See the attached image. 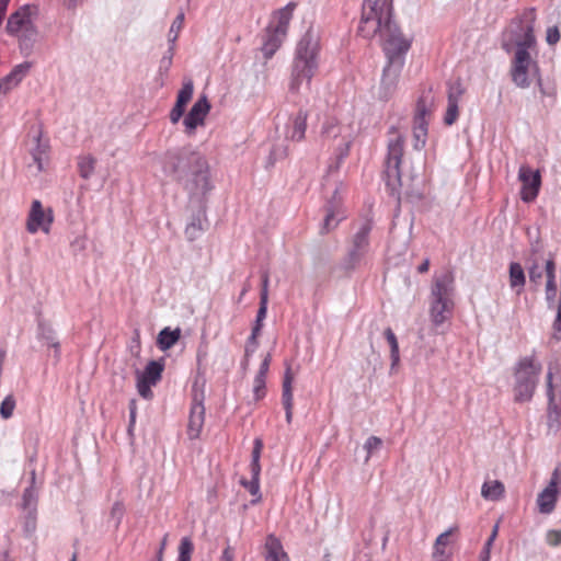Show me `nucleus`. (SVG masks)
<instances>
[{
    "label": "nucleus",
    "mask_w": 561,
    "mask_h": 561,
    "mask_svg": "<svg viewBox=\"0 0 561 561\" xmlns=\"http://www.w3.org/2000/svg\"><path fill=\"white\" fill-rule=\"evenodd\" d=\"M267 304L268 302H266V297H265V295H263V297L260 300V307H259L255 323H254L257 327H263V321L266 318V313H267Z\"/></svg>",
    "instance_id": "8fccbe9b"
},
{
    "label": "nucleus",
    "mask_w": 561,
    "mask_h": 561,
    "mask_svg": "<svg viewBox=\"0 0 561 561\" xmlns=\"http://www.w3.org/2000/svg\"><path fill=\"white\" fill-rule=\"evenodd\" d=\"M263 327L253 325L252 333L250 337L248 339L247 346H245V355L249 356L251 353H253L257 347V337L261 334V330Z\"/></svg>",
    "instance_id": "49530a36"
},
{
    "label": "nucleus",
    "mask_w": 561,
    "mask_h": 561,
    "mask_svg": "<svg viewBox=\"0 0 561 561\" xmlns=\"http://www.w3.org/2000/svg\"><path fill=\"white\" fill-rule=\"evenodd\" d=\"M83 2V0H64V4L68 8V9H75L77 8L79 4H81Z\"/></svg>",
    "instance_id": "774afa93"
},
{
    "label": "nucleus",
    "mask_w": 561,
    "mask_h": 561,
    "mask_svg": "<svg viewBox=\"0 0 561 561\" xmlns=\"http://www.w3.org/2000/svg\"><path fill=\"white\" fill-rule=\"evenodd\" d=\"M161 163L163 173L182 185L191 202H205L214 190L210 165L202 152L191 148L168 150Z\"/></svg>",
    "instance_id": "f257e3e1"
},
{
    "label": "nucleus",
    "mask_w": 561,
    "mask_h": 561,
    "mask_svg": "<svg viewBox=\"0 0 561 561\" xmlns=\"http://www.w3.org/2000/svg\"><path fill=\"white\" fill-rule=\"evenodd\" d=\"M295 381V374L290 365L286 366L283 385H282V404L284 408H294L293 385Z\"/></svg>",
    "instance_id": "2f4dec72"
},
{
    "label": "nucleus",
    "mask_w": 561,
    "mask_h": 561,
    "mask_svg": "<svg viewBox=\"0 0 561 561\" xmlns=\"http://www.w3.org/2000/svg\"><path fill=\"white\" fill-rule=\"evenodd\" d=\"M185 14L183 11L179 12L175 19L173 20L170 30L168 32V42L170 46L175 47V43L179 38L181 31L184 27Z\"/></svg>",
    "instance_id": "a19ab883"
},
{
    "label": "nucleus",
    "mask_w": 561,
    "mask_h": 561,
    "mask_svg": "<svg viewBox=\"0 0 561 561\" xmlns=\"http://www.w3.org/2000/svg\"><path fill=\"white\" fill-rule=\"evenodd\" d=\"M297 4L295 2L287 3L284 8L276 10L267 28L275 31L276 33L287 36L289 23L293 19L294 11Z\"/></svg>",
    "instance_id": "b1692460"
},
{
    "label": "nucleus",
    "mask_w": 561,
    "mask_h": 561,
    "mask_svg": "<svg viewBox=\"0 0 561 561\" xmlns=\"http://www.w3.org/2000/svg\"><path fill=\"white\" fill-rule=\"evenodd\" d=\"M321 135L324 139L333 140L340 158L348 154L354 139V126L351 123H342L335 117H328L323 123Z\"/></svg>",
    "instance_id": "9d476101"
},
{
    "label": "nucleus",
    "mask_w": 561,
    "mask_h": 561,
    "mask_svg": "<svg viewBox=\"0 0 561 561\" xmlns=\"http://www.w3.org/2000/svg\"><path fill=\"white\" fill-rule=\"evenodd\" d=\"M210 111V103L205 95L201 96L183 119L184 133L192 137L198 127L205 126L206 117Z\"/></svg>",
    "instance_id": "f3484780"
},
{
    "label": "nucleus",
    "mask_w": 561,
    "mask_h": 561,
    "mask_svg": "<svg viewBox=\"0 0 561 561\" xmlns=\"http://www.w3.org/2000/svg\"><path fill=\"white\" fill-rule=\"evenodd\" d=\"M504 484L499 480L486 481L481 488V495L488 501H499L504 496Z\"/></svg>",
    "instance_id": "72a5a7b5"
},
{
    "label": "nucleus",
    "mask_w": 561,
    "mask_h": 561,
    "mask_svg": "<svg viewBox=\"0 0 561 561\" xmlns=\"http://www.w3.org/2000/svg\"><path fill=\"white\" fill-rule=\"evenodd\" d=\"M167 540H168V535H164V537H163V539L161 541L159 551H158V561H162L163 551H164L165 546H167Z\"/></svg>",
    "instance_id": "69168bd1"
},
{
    "label": "nucleus",
    "mask_w": 561,
    "mask_h": 561,
    "mask_svg": "<svg viewBox=\"0 0 561 561\" xmlns=\"http://www.w3.org/2000/svg\"><path fill=\"white\" fill-rule=\"evenodd\" d=\"M383 335L390 346L391 369H394L400 362L399 343L394 332L390 328L385 330Z\"/></svg>",
    "instance_id": "58836bf2"
},
{
    "label": "nucleus",
    "mask_w": 561,
    "mask_h": 561,
    "mask_svg": "<svg viewBox=\"0 0 561 561\" xmlns=\"http://www.w3.org/2000/svg\"><path fill=\"white\" fill-rule=\"evenodd\" d=\"M382 445V440L377 436H370L366 439L364 448L367 451L365 462H368L374 451L378 450Z\"/></svg>",
    "instance_id": "de8ad7c7"
},
{
    "label": "nucleus",
    "mask_w": 561,
    "mask_h": 561,
    "mask_svg": "<svg viewBox=\"0 0 561 561\" xmlns=\"http://www.w3.org/2000/svg\"><path fill=\"white\" fill-rule=\"evenodd\" d=\"M392 20V0H365L358 24V34L367 39L389 32Z\"/></svg>",
    "instance_id": "423d86ee"
},
{
    "label": "nucleus",
    "mask_w": 561,
    "mask_h": 561,
    "mask_svg": "<svg viewBox=\"0 0 561 561\" xmlns=\"http://www.w3.org/2000/svg\"><path fill=\"white\" fill-rule=\"evenodd\" d=\"M193 93L194 85L192 80L184 81L181 90L178 93L176 102L169 115L172 124H176L180 122L185 112L186 105L192 100Z\"/></svg>",
    "instance_id": "a878e982"
},
{
    "label": "nucleus",
    "mask_w": 561,
    "mask_h": 561,
    "mask_svg": "<svg viewBox=\"0 0 561 561\" xmlns=\"http://www.w3.org/2000/svg\"><path fill=\"white\" fill-rule=\"evenodd\" d=\"M15 409V399L12 394L7 396L0 405V415L2 419L8 420L13 415Z\"/></svg>",
    "instance_id": "c03bdc74"
},
{
    "label": "nucleus",
    "mask_w": 561,
    "mask_h": 561,
    "mask_svg": "<svg viewBox=\"0 0 561 561\" xmlns=\"http://www.w3.org/2000/svg\"><path fill=\"white\" fill-rule=\"evenodd\" d=\"M342 190L341 187H336L332 199L327 205V214L322 226V232H329L334 229L343 218L344 213L342 210Z\"/></svg>",
    "instance_id": "5701e85b"
},
{
    "label": "nucleus",
    "mask_w": 561,
    "mask_h": 561,
    "mask_svg": "<svg viewBox=\"0 0 561 561\" xmlns=\"http://www.w3.org/2000/svg\"><path fill=\"white\" fill-rule=\"evenodd\" d=\"M38 8L32 4L20 7L13 12L5 26L7 33L16 37L19 48L25 56H30L38 37Z\"/></svg>",
    "instance_id": "39448f33"
},
{
    "label": "nucleus",
    "mask_w": 561,
    "mask_h": 561,
    "mask_svg": "<svg viewBox=\"0 0 561 561\" xmlns=\"http://www.w3.org/2000/svg\"><path fill=\"white\" fill-rule=\"evenodd\" d=\"M233 552L230 547H227L222 552V561H232Z\"/></svg>",
    "instance_id": "338daca9"
},
{
    "label": "nucleus",
    "mask_w": 561,
    "mask_h": 561,
    "mask_svg": "<svg viewBox=\"0 0 561 561\" xmlns=\"http://www.w3.org/2000/svg\"><path fill=\"white\" fill-rule=\"evenodd\" d=\"M266 548V561H282L286 559L287 556L283 551V547L277 538L274 536H268L265 543Z\"/></svg>",
    "instance_id": "4c0bfd02"
},
{
    "label": "nucleus",
    "mask_w": 561,
    "mask_h": 561,
    "mask_svg": "<svg viewBox=\"0 0 561 561\" xmlns=\"http://www.w3.org/2000/svg\"><path fill=\"white\" fill-rule=\"evenodd\" d=\"M136 415H137V404L135 400H131L129 402V426L128 431L131 432L133 427L136 423Z\"/></svg>",
    "instance_id": "6e6d98bb"
},
{
    "label": "nucleus",
    "mask_w": 561,
    "mask_h": 561,
    "mask_svg": "<svg viewBox=\"0 0 561 561\" xmlns=\"http://www.w3.org/2000/svg\"><path fill=\"white\" fill-rule=\"evenodd\" d=\"M537 20L534 8L524 9L511 20L502 33L501 46L507 54L537 50L535 24Z\"/></svg>",
    "instance_id": "7ed1b4c3"
},
{
    "label": "nucleus",
    "mask_w": 561,
    "mask_h": 561,
    "mask_svg": "<svg viewBox=\"0 0 561 561\" xmlns=\"http://www.w3.org/2000/svg\"><path fill=\"white\" fill-rule=\"evenodd\" d=\"M435 108L436 99L434 93L431 90L423 91L416 101L413 116L412 135L415 150H422L426 145L428 124Z\"/></svg>",
    "instance_id": "1a4fd4ad"
},
{
    "label": "nucleus",
    "mask_w": 561,
    "mask_h": 561,
    "mask_svg": "<svg viewBox=\"0 0 561 561\" xmlns=\"http://www.w3.org/2000/svg\"><path fill=\"white\" fill-rule=\"evenodd\" d=\"M26 147L28 153L33 158L37 171H44L45 164L49 158L50 145L48 137L44 136L43 129L39 125L31 127L26 139Z\"/></svg>",
    "instance_id": "ddd939ff"
},
{
    "label": "nucleus",
    "mask_w": 561,
    "mask_h": 561,
    "mask_svg": "<svg viewBox=\"0 0 561 561\" xmlns=\"http://www.w3.org/2000/svg\"><path fill=\"white\" fill-rule=\"evenodd\" d=\"M32 62L24 61L16 65L9 75L0 79V95H5L15 89L22 80L28 75Z\"/></svg>",
    "instance_id": "393cba45"
},
{
    "label": "nucleus",
    "mask_w": 561,
    "mask_h": 561,
    "mask_svg": "<svg viewBox=\"0 0 561 561\" xmlns=\"http://www.w3.org/2000/svg\"><path fill=\"white\" fill-rule=\"evenodd\" d=\"M263 295H265L266 302H268V275L266 273L262 276V289L260 299L263 297Z\"/></svg>",
    "instance_id": "13d9d810"
},
{
    "label": "nucleus",
    "mask_w": 561,
    "mask_h": 561,
    "mask_svg": "<svg viewBox=\"0 0 561 561\" xmlns=\"http://www.w3.org/2000/svg\"><path fill=\"white\" fill-rule=\"evenodd\" d=\"M526 277L519 263L513 262L510 265V286L519 295L525 286Z\"/></svg>",
    "instance_id": "e433bc0d"
},
{
    "label": "nucleus",
    "mask_w": 561,
    "mask_h": 561,
    "mask_svg": "<svg viewBox=\"0 0 561 561\" xmlns=\"http://www.w3.org/2000/svg\"><path fill=\"white\" fill-rule=\"evenodd\" d=\"M383 335L390 346L391 369H394L400 362L399 343L394 332L390 328L385 330Z\"/></svg>",
    "instance_id": "ea45409f"
},
{
    "label": "nucleus",
    "mask_w": 561,
    "mask_h": 561,
    "mask_svg": "<svg viewBox=\"0 0 561 561\" xmlns=\"http://www.w3.org/2000/svg\"><path fill=\"white\" fill-rule=\"evenodd\" d=\"M456 282L453 268L445 267L435 272L428 296V314L434 327L448 322L454 314Z\"/></svg>",
    "instance_id": "f03ea898"
},
{
    "label": "nucleus",
    "mask_w": 561,
    "mask_h": 561,
    "mask_svg": "<svg viewBox=\"0 0 561 561\" xmlns=\"http://www.w3.org/2000/svg\"><path fill=\"white\" fill-rule=\"evenodd\" d=\"M204 230L202 221L198 219L196 221L191 222L187 225L185 229V234L188 240L193 241L198 238L201 232Z\"/></svg>",
    "instance_id": "09e8293b"
},
{
    "label": "nucleus",
    "mask_w": 561,
    "mask_h": 561,
    "mask_svg": "<svg viewBox=\"0 0 561 561\" xmlns=\"http://www.w3.org/2000/svg\"><path fill=\"white\" fill-rule=\"evenodd\" d=\"M163 368L164 366L162 363L151 360L142 371H136V387L140 397L146 400L152 398L151 388L160 381Z\"/></svg>",
    "instance_id": "2eb2a0df"
},
{
    "label": "nucleus",
    "mask_w": 561,
    "mask_h": 561,
    "mask_svg": "<svg viewBox=\"0 0 561 561\" xmlns=\"http://www.w3.org/2000/svg\"><path fill=\"white\" fill-rule=\"evenodd\" d=\"M547 543L552 547H558L561 545V531L560 530H549L546 535Z\"/></svg>",
    "instance_id": "864d4df0"
},
{
    "label": "nucleus",
    "mask_w": 561,
    "mask_h": 561,
    "mask_svg": "<svg viewBox=\"0 0 561 561\" xmlns=\"http://www.w3.org/2000/svg\"><path fill=\"white\" fill-rule=\"evenodd\" d=\"M541 371L542 365L535 354L523 356L515 363L513 393L516 402L524 403L533 399Z\"/></svg>",
    "instance_id": "0eeeda50"
},
{
    "label": "nucleus",
    "mask_w": 561,
    "mask_h": 561,
    "mask_svg": "<svg viewBox=\"0 0 561 561\" xmlns=\"http://www.w3.org/2000/svg\"><path fill=\"white\" fill-rule=\"evenodd\" d=\"M307 129V114L302 111L290 118L286 127V138L293 141H301Z\"/></svg>",
    "instance_id": "c85d7f7f"
},
{
    "label": "nucleus",
    "mask_w": 561,
    "mask_h": 561,
    "mask_svg": "<svg viewBox=\"0 0 561 561\" xmlns=\"http://www.w3.org/2000/svg\"><path fill=\"white\" fill-rule=\"evenodd\" d=\"M181 337V329L171 330L169 327L162 329L157 339V345L161 351H168L174 346Z\"/></svg>",
    "instance_id": "473e14b6"
},
{
    "label": "nucleus",
    "mask_w": 561,
    "mask_h": 561,
    "mask_svg": "<svg viewBox=\"0 0 561 561\" xmlns=\"http://www.w3.org/2000/svg\"><path fill=\"white\" fill-rule=\"evenodd\" d=\"M38 501V491L35 488V478H32V483L28 488L23 491L22 495V507L28 514H34L36 512Z\"/></svg>",
    "instance_id": "f704fd0d"
},
{
    "label": "nucleus",
    "mask_w": 561,
    "mask_h": 561,
    "mask_svg": "<svg viewBox=\"0 0 561 561\" xmlns=\"http://www.w3.org/2000/svg\"><path fill=\"white\" fill-rule=\"evenodd\" d=\"M319 42L311 34H306L299 41L289 82V90L291 92H299L304 84L307 87L310 85L311 79L314 77L319 67Z\"/></svg>",
    "instance_id": "20e7f679"
},
{
    "label": "nucleus",
    "mask_w": 561,
    "mask_h": 561,
    "mask_svg": "<svg viewBox=\"0 0 561 561\" xmlns=\"http://www.w3.org/2000/svg\"><path fill=\"white\" fill-rule=\"evenodd\" d=\"M241 483L248 489L252 495H259L260 493V479H251V481H241Z\"/></svg>",
    "instance_id": "5fc2aeb1"
},
{
    "label": "nucleus",
    "mask_w": 561,
    "mask_h": 561,
    "mask_svg": "<svg viewBox=\"0 0 561 561\" xmlns=\"http://www.w3.org/2000/svg\"><path fill=\"white\" fill-rule=\"evenodd\" d=\"M403 60L393 59L388 60L380 83V98L382 100H389L396 89L403 68Z\"/></svg>",
    "instance_id": "aec40b11"
},
{
    "label": "nucleus",
    "mask_w": 561,
    "mask_h": 561,
    "mask_svg": "<svg viewBox=\"0 0 561 561\" xmlns=\"http://www.w3.org/2000/svg\"><path fill=\"white\" fill-rule=\"evenodd\" d=\"M383 51L388 60L399 59L404 61V55L409 51L412 39L405 37L396 22L379 36Z\"/></svg>",
    "instance_id": "9b49d317"
},
{
    "label": "nucleus",
    "mask_w": 561,
    "mask_h": 561,
    "mask_svg": "<svg viewBox=\"0 0 561 561\" xmlns=\"http://www.w3.org/2000/svg\"><path fill=\"white\" fill-rule=\"evenodd\" d=\"M497 533H499V525L496 524V525L493 527L492 533H491V535H490L489 539H488V540H486V542H485L488 546H492V545H493V542H494V540H495V538H496V536H497Z\"/></svg>",
    "instance_id": "0e129e2a"
},
{
    "label": "nucleus",
    "mask_w": 561,
    "mask_h": 561,
    "mask_svg": "<svg viewBox=\"0 0 561 561\" xmlns=\"http://www.w3.org/2000/svg\"><path fill=\"white\" fill-rule=\"evenodd\" d=\"M560 374V365L558 363H550L548 365L547 371V397H548V421L549 426L552 427V424L559 423V419L561 416V409L556 403L554 390L558 387L556 382V376Z\"/></svg>",
    "instance_id": "412c9836"
},
{
    "label": "nucleus",
    "mask_w": 561,
    "mask_h": 561,
    "mask_svg": "<svg viewBox=\"0 0 561 561\" xmlns=\"http://www.w3.org/2000/svg\"><path fill=\"white\" fill-rule=\"evenodd\" d=\"M112 514L117 516V524H119L123 515V506L119 503H115L112 507Z\"/></svg>",
    "instance_id": "680f3d73"
},
{
    "label": "nucleus",
    "mask_w": 561,
    "mask_h": 561,
    "mask_svg": "<svg viewBox=\"0 0 561 561\" xmlns=\"http://www.w3.org/2000/svg\"><path fill=\"white\" fill-rule=\"evenodd\" d=\"M510 75L512 82L520 89H528L536 83L542 90V78L536 59L537 50L512 54Z\"/></svg>",
    "instance_id": "6e6552de"
},
{
    "label": "nucleus",
    "mask_w": 561,
    "mask_h": 561,
    "mask_svg": "<svg viewBox=\"0 0 561 561\" xmlns=\"http://www.w3.org/2000/svg\"><path fill=\"white\" fill-rule=\"evenodd\" d=\"M404 152V137L391 128L388 140V154L386 160V172L389 178L400 179V164Z\"/></svg>",
    "instance_id": "4468645a"
},
{
    "label": "nucleus",
    "mask_w": 561,
    "mask_h": 561,
    "mask_svg": "<svg viewBox=\"0 0 561 561\" xmlns=\"http://www.w3.org/2000/svg\"><path fill=\"white\" fill-rule=\"evenodd\" d=\"M560 41V31L558 26H550L546 31V42L549 45H556Z\"/></svg>",
    "instance_id": "603ef678"
},
{
    "label": "nucleus",
    "mask_w": 561,
    "mask_h": 561,
    "mask_svg": "<svg viewBox=\"0 0 561 561\" xmlns=\"http://www.w3.org/2000/svg\"><path fill=\"white\" fill-rule=\"evenodd\" d=\"M491 547L492 546H488L486 543L484 545L483 550L480 553V561H490Z\"/></svg>",
    "instance_id": "e2e57ef3"
},
{
    "label": "nucleus",
    "mask_w": 561,
    "mask_h": 561,
    "mask_svg": "<svg viewBox=\"0 0 561 561\" xmlns=\"http://www.w3.org/2000/svg\"><path fill=\"white\" fill-rule=\"evenodd\" d=\"M53 222V209L50 207H45L39 199L32 201L25 220L26 231L31 234H35L39 231L48 234L51 230Z\"/></svg>",
    "instance_id": "f8f14e48"
},
{
    "label": "nucleus",
    "mask_w": 561,
    "mask_h": 561,
    "mask_svg": "<svg viewBox=\"0 0 561 561\" xmlns=\"http://www.w3.org/2000/svg\"><path fill=\"white\" fill-rule=\"evenodd\" d=\"M263 448V443L260 438L254 440V446L252 450V461H260L261 451Z\"/></svg>",
    "instance_id": "4d7b16f0"
},
{
    "label": "nucleus",
    "mask_w": 561,
    "mask_h": 561,
    "mask_svg": "<svg viewBox=\"0 0 561 561\" xmlns=\"http://www.w3.org/2000/svg\"><path fill=\"white\" fill-rule=\"evenodd\" d=\"M38 337L46 343V345L55 348V357L59 359L60 350L59 342L56 339L53 328L44 322L38 323Z\"/></svg>",
    "instance_id": "c9c22d12"
},
{
    "label": "nucleus",
    "mask_w": 561,
    "mask_h": 561,
    "mask_svg": "<svg viewBox=\"0 0 561 561\" xmlns=\"http://www.w3.org/2000/svg\"><path fill=\"white\" fill-rule=\"evenodd\" d=\"M250 467H251L252 479H260V472H261L260 461H251Z\"/></svg>",
    "instance_id": "052dcab7"
},
{
    "label": "nucleus",
    "mask_w": 561,
    "mask_h": 561,
    "mask_svg": "<svg viewBox=\"0 0 561 561\" xmlns=\"http://www.w3.org/2000/svg\"><path fill=\"white\" fill-rule=\"evenodd\" d=\"M518 180L522 183L520 198L526 203L533 202L541 185L539 171L533 170L528 165H522L518 170Z\"/></svg>",
    "instance_id": "a211bd4d"
},
{
    "label": "nucleus",
    "mask_w": 561,
    "mask_h": 561,
    "mask_svg": "<svg viewBox=\"0 0 561 561\" xmlns=\"http://www.w3.org/2000/svg\"><path fill=\"white\" fill-rule=\"evenodd\" d=\"M272 362L271 354H266L253 380V398L260 401L266 396V377Z\"/></svg>",
    "instance_id": "cd10ccee"
},
{
    "label": "nucleus",
    "mask_w": 561,
    "mask_h": 561,
    "mask_svg": "<svg viewBox=\"0 0 561 561\" xmlns=\"http://www.w3.org/2000/svg\"><path fill=\"white\" fill-rule=\"evenodd\" d=\"M545 267L542 268L536 261L531 263L528 267V276L530 283L538 286L541 284V278L543 274Z\"/></svg>",
    "instance_id": "a18cd8bd"
},
{
    "label": "nucleus",
    "mask_w": 561,
    "mask_h": 561,
    "mask_svg": "<svg viewBox=\"0 0 561 561\" xmlns=\"http://www.w3.org/2000/svg\"><path fill=\"white\" fill-rule=\"evenodd\" d=\"M87 241L84 237H78L71 244L75 250L82 251L85 249Z\"/></svg>",
    "instance_id": "bf43d9fd"
},
{
    "label": "nucleus",
    "mask_w": 561,
    "mask_h": 561,
    "mask_svg": "<svg viewBox=\"0 0 561 561\" xmlns=\"http://www.w3.org/2000/svg\"><path fill=\"white\" fill-rule=\"evenodd\" d=\"M286 36L276 33L266 27L263 44H262V53L266 59H270L276 50L282 46Z\"/></svg>",
    "instance_id": "7c9ffc66"
},
{
    "label": "nucleus",
    "mask_w": 561,
    "mask_h": 561,
    "mask_svg": "<svg viewBox=\"0 0 561 561\" xmlns=\"http://www.w3.org/2000/svg\"><path fill=\"white\" fill-rule=\"evenodd\" d=\"M457 531V527H451L448 530L440 534L434 543L432 561H448L450 553L447 552L446 547L449 545V537Z\"/></svg>",
    "instance_id": "c756f323"
},
{
    "label": "nucleus",
    "mask_w": 561,
    "mask_h": 561,
    "mask_svg": "<svg viewBox=\"0 0 561 561\" xmlns=\"http://www.w3.org/2000/svg\"><path fill=\"white\" fill-rule=\"evenodd\" d=\"M370 230L371 224L369 221H366L359 227L358 231L354 234L347 254L348 267H356L367 254L369 249Z\"/></svg>",
    "instance_id": "dca6fc26"
},
{
    "label": "nucleus",
    "mask_w": 561,
    "mask_h": 561,
    "mask_svg": "<svg viewBox=\"0 0 561 561\" xmlns=\"http://www.w3.org/2000/svg\"><path fill=\"white\" fill-rule=\"evenodd\" d=\"M465 90L460 83L453 85L448 93V104L444 116V123L448 126L453 125L459 116V102Z\"/></svg>",
    "instance_id": "bb28decb"
},
{
    "label": "nucleus",
    "mask_w": 561,
    "mask_h": 561,
    "mask_svg": "<svg viewBox=\"0 0 561 561\" xmlns=\"http://www.w3.org/2000/svg\"><path fill=\"white\" fill-rule=\"evenodd\" d=\"M96 160L90 156L84 154L78 158V171L81 178L89 179L94 172Z\"/></svg>",
    "instance_id": "79ce46f5"
},
{
    "label": "nucleus",
    "mask_w": 561,
    "mask_h": 561,
    "mask_svg": "<svg viewBox=\"0 0 561 561\" xmlns=\"http://www.w3.org/2000/svg\"><path fill=\"white\" fill-rule=\"evenodd\" d=\"M560 491L561 473L554 470L548 485L538 494L537 505L540 513L550 514L554 510Z\"/></svg>",
    "instance_id": "6ab92c4d"
},
{
    "label": "nucleus",
    "mask_w": 561,
    "mask_h": 561,
    "mask_svg": "<svg viewBox=\"0 0 561 561\" xmlns=\"http://www.w3.org/2000/svg\"><path fill=\"white\" fill-rule=\"evenodd\" d=\"M174 49H175V47L169 46L167 54L160 60V67H159L160 71L167 72L170 69V67L172 65Z\"/></svg>",
    "instance_id": "3c124183"
},
{
    "label": "nucleus",
    "mask_w": 561,
    "mask_h": 561,
    "mask_svg": "<svg viewBox=\"0 0 561 561\" xmlns=\"http://www.w3.org/2000/svg\"><path fill=\"white\" fill-rule=\"evenodd\" d=\"M204 421L205 407L203 404V398H199L198 394H194L187 424V436L190 439H196L199 437L204 426Z\"/></svg>",
    "instance_id": "4be33fe9"
},
{
    "label": "nucleus",
    "mask_w": 561,
    "mask_h": 561,
    "mask_svg": "<svg viewBox=\"0 0 561 561\" xmlns=\"http://www.w3.org/2000/svg\"><path fill=\"white\" fill-rule=\"evenodd\" d=\"M193 551L194 545L192 540L188 537L182 538L179 547L178 561H191Z\"/></svg>",
    "instance_id": "37998d69"
}]
</instances>
